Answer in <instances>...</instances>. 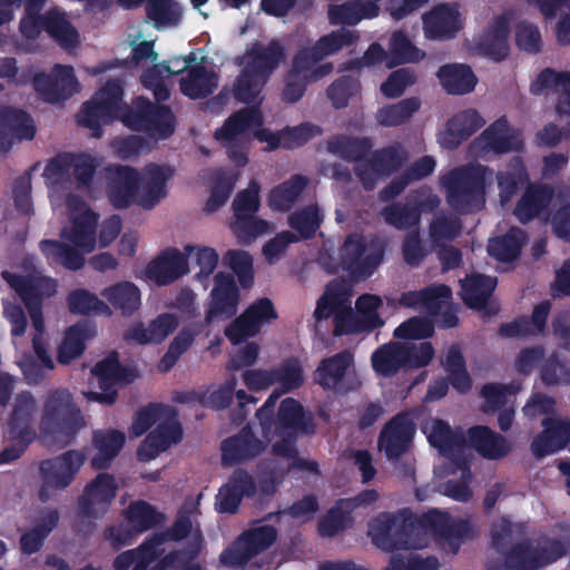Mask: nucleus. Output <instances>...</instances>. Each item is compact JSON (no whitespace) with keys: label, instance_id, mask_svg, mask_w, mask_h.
<instances>
[{"label":"nucleus","instance_id":"7ed1b4c3","mask_svg":"<svg viewBox=\"0 0 570 570\" xmlns=\"http://www.w3.org/2000/svg\"><path fill=\"white\" fill-rule=\"evenodd\" d=\"M262 115L257 109H244L230 116L216 130L215 139L227 148L229 159L236 166L246 165L247 156L243 150H235V148H244L252 137L265 142L266 148L272 150L278 147L294 148L318 134V128L311 125H302L274 134L262 128Z\"/></svg>","mask_w":570,"mask_h":570},{"label":"nucleus","instance_id":"cd10ccee","mask_svg":"<svg viewBox=\"0 0 570 570\" xmlns=\"http://www.w3.org/2000/svg\"><path fill=\"white\" fill-rule=\"evenodd\" d=\"M461 27V14L454 6H439L424 17V32L429 39L451 38Z\"/></svg>","mask_w":570,"mask_h":570},{"label":"nucleus","instance_id":"dca6fc26","mask_svg":"<svg viewBox=\"0 0 570 570\" xmlns=\"http://www.w3.org/2000/svg\"><path fill=\"white\" fill-rule=\"evenodd\" d=\"M91 374V384H97L100 391L83 392V395L89 401L105 404L114 403L117 396V387L134 381L137 376L134 371L122 368L114 353L98 362Z\"/></svg>","mask_w":570,"mask_h":570},{"label":"nucleus","instance_id":"393cba45","mask_svg":"<svg viewBox=\"0 0 570 570\" xmlns=\"http://www.w3.org/2000/svg\"><path fill=\"white\" fill-rule=\"evenodd\" d=\"M414 424L407 414L393 419L382 431L379 449L389 459H394L404 453L414 435Z\"/></svg>","mask_w":570,"mask_h":570},{"label":"nucleus","instance_id":"a878e982","mask_svg":"<svg viewBox=\"0 0 570 570\" xmlns=\"http://www.w3.org/2000/svg\"><path fill=\"white\" fill-rule=\"evenodd\" d=\"M116 483L109 474H99L85 490L80 500L83 517H98L107 510L116 495Z\"/></svg>","mask_w":570,"mask_h":570},{"label":"nucleus","instance_id":"4c0bfd02","mask_svg":"<svg viewBox=\"0 0 570 570\" xmlns=\"http://www.w3.org/2000/svg\"><path fill=\"white\" fill-rule=\"evenodd\" d=\"M263 450V444L249 432L226 440L222 445L223 461L227 464H233L249 460Z\"/></svg>","mask_w":570,"mask_h":570},{"label":"nucleus","instance_id":"412c9836","mask_svg":"<svg viewBox=\"0 0 570 570\" xmlns=\"http://www.w3.org/2000/svg\"><path fill=\"white\" fill-rule=\"evenodd\" d=\"M521 147L519 134L511 129L504 119H500L488 128L472 145L474 156H487L490 153L503 154Z\"/></svg>","mask_w":570,"mask_h":570},{"label":"nucleus","instance_id":"4d7b16f0","mask_svg":"<svg viewBox=\"0 0 570 570\" xmlns=\"http://www.w3.org/2000/svg\"><path fill=\"white\" fill-rule=\"evenodd\" d=\"M46 30L66 49H72L79 42L76 29L59 12H50L48 14Z\"/></svg>","mask_w":570,"mask_h":570},{"label":"nucleus","instance_id":"b1692460","mask_svg":"<svg viewBox=\"0 0 570 570\" xmlns=\"http://www.w3.org/2000/svg\"><path fill=\"white\" fill-rule=\"evenodd\" d=\"M33 85L41 97L48 101L59 100L78 90V81L70 66H56L52 75H37Z\"/></svg>","mask_w":570,"mask_h":570},{"label":"nucleus","instance_id":"603ef678","mask_svg":"<svg viewBox=\"0 0 570 570\" xmlns=\"http://www.w3.org/2000/svg\"><path fill=\"white\" fill-rule=\"evenodd\" d=\"M352 363L347 352L324 360L316 370V381L324 387H335Z\"/></svg>","mask_w":570,"mask_h":570},{"label":"nucleus","instance_id":"c9c22d12","mask_svg":"<svg viewBox=\"0 0 570 570\" xmlns=\"http://www.w3.org/2000/svg\"><path fill=\"white\" fill-rule=\"evenodd\" d=\"M548 89H554L560 95V101L557 106L559 114H570V75L557 73L547 69L542 71L531 86L534 94H541Z\"/></svg>","mask_w":570,"mask_h":570},{"label":"nucleus","instance_id":"aec40b11","mask_svg":"<svg viewBox=\"0 0 570 570\" xmlns=\"http://www.w3.org/2000/svg\"><path fill=\"white\" fill-rule=\"evenodd\" d=\"M163 515L146 502L137 501L125 512L124 523L118 529H111L109 540L115 547L128 544L134 534L144 532L160 522Z\"/></svg>","mask_w":570,"mask_h":570},{"label":"nucleus","instance_id":"7c9ffc66","mask_svg":"<svg viewBox=\"0 0 570 570\" xmlns=\"http://www.w3.org/2000/svg\"><path fill=\"white\" fill-rule=\"evenodd\" d=\"M255 492L252 478L244 471H236L229 481L222 487L216 497V509L222 513H233L244 497Z\"/></svg>","mask_w":570,"mask_h":570},{"label":"nucleus","instance_id":"ddd939ff","mask_svg":"<svg viewBox=\"0 0 570 570\" xmlns=\"http://www.w3.org/2000/svg\"><path fill=\"white\" fill-rule=\"evenodd\" d=\"M551 214L554 234L570 240V205H563L560 195H554L544 187H531L515 208V216L521 222H528L533 217L548 219Z\"/></svg>","mask_w":570,"mask_h":570},{"label":"nucleus","instance_id":"4468645a","mask_svg":"<svg viewBox=\"0 0 570 570\" xmlns=\"http://www.w3.org/2000/svg\"><path fill=\"white\" fill-rule=\"evenodd\" d=\"M82 424L80 410L72 403L67 391H57L48 397L43 413V426L46 430L52 429L55 440L69 442Z\"/></svg>","mask_w":570,"mask_h":570},{"label":"nucleus","instance_id":"6ab92c4d","mask_svg":"<svg viewBox=\"0 0 570 570\" xmlns=\"http://www.w3.org/2000/svg\"><path fill=\"white\" fill-rule=\"evenodd\" d=\"M193 252L191 246H186L184 252L168 248L154 258L145 267L144 276L157 284L167 285L189 273L188 258Z\"/></svg>","mask_w":570,"mask_h":570},{"label":"nucleus","instance_id":"20e7f679","mask_svg":"<svg viewBox=\"0 0 570 570\" xmlns=\"http://www.w3.org/2000/svg\"><path fill=\"white\" fill-rule=\"evenodd\" d=\"M352 296V286L345 281H333L326 286L323 296L318 299L314 316L317 320L335 315V334H353L370 331L382 326L379 308L382 299L372 294L360 296L355 311L346 308Z\"/></svg>","mask_w":570,"mask_h":570},{"label":"nucleus","instance_id":"0e129e2a","mask_svg":"<svg viewBox=\"0 0 570 570\" xmlns=\"http://www.w3.org/2000/svg\"><path fill=\"white\" fill-rule=\"evenodd\" d=\"M355 39L356 36L353 31L340 29L322 37L311 50L314 51L318 58H324L351 45Z\"/></svg>","mask_w":570,"mask_h":570},{"label":"nucleus","instance_id":"3c124183","mask_svg":"<svg viewBox=\"0 0 570 570\" xmlns=\"http://www.w3.org/2000/svg\"><path fill=\"white\" fill-rule=\"evenodd\" d=\"M508 36V20L505 18L495 20L492 28L483 38L482 47L484 53L493 60L503 59L509 51Z\"/></svg>","mask_w":570,"mask_h":570},{"label":"nucleus","instance_id":"79ce46f5","mask_svg":"<svg viewBox=\"0 0 570 570\" xmlns=\"http://www.w3.org/2000/svg\"><path fill=\"white\" fill-rule=\"evenodd\" d=\"M451 299V289L445 285L426 288L419 292H410L402 296L401 302L405 306L419 307L435 313L446 306Z\"/></svg>","mask_w":570,"mask_h":570},{"label":"nucleus","instance_id":"1a4fd4ad","mask_svg":"<svg viewBox=\"0 0 570 570\" xmlns=\"http://www.w3.org/2000/svg\"><path fill=\"white\" fill-rule=\"evenodd\" d=\"M284 58V49L276 41L253 45L239 59L242 71L235 83L236 98L253 107L258 106L263 100V86Z\"/></svg>","mask_w":570,"mask_h":570},{"label":"nucleus","instance_id":"2eb2a0df","mask_svg":"<svg viewBox=\"0 0 570 570\" xmlns=\"http://www.w3.org/2000/svg\"><path fill=\"white\" fill-rule=\"evenodd\" d=\"M178 560V554L168 550L166 539L157 537L136 550L120 553L115 560L116 570H168Z\"/></svg>","mask_w":570,"mask_h":570},{"label":"nucleus","instance_id":"473e14b6","mask_svg":"<svg viewBox=\"0 0 570 570\" xmlns=\"http://www.w3.org/2000/svg\"><path fill=\"white\" fill-rule=\"evenodd\" d=\"M484 124L475 110H465L455 115L446 129L439 135V142L444 148H453L472 135Z\"/></svg>","mask_w":570,"mask_h":570},{"label":"nucleus","instance_id":"0eeeda50","mask_svg":"<svg viewBox=\"0 0 570 570\" xmlns=\"http://www.w3.org/2000/svg\"><path fill=\"white\" fill-rule=\"evenodd\" d=\"M281 393H273L258 410L257 417L264 432L265 439L272 443V451L275 456L286 461L287 468L307 469L316 471L314 462H307L296 456L294 439L307 431L305 423V413L298 402L293 399H286L282 402L278 417L275 422H268L276 400Z\"/></svg>","mask_w":570,"mask_h":570},{"label":"nucleus","instance_id":"680f3d73","mask_svg":"<svg viewBox=\"0 0 570 570\" xmlns=\"http://www.w3.org/2000/svg\"><path fill=\"white\" fill-rule=\"evenodd\" d=\"M306 181L303 177H295L272 190L269 206L275 210H285L291 207L301 195Z\"/></svg>","mask_w":570,"mask_h":570},{"label":"nucleus","instance_id":"f8f14e48","mask_svg":"<svg viewBox=\"0 0 570 570\" xmlns=\"http://www.w3.org/2000/svg\"><path fill=\"white\" fill-rule=\"evenodd\" d=\"M491 181L492 173L476 165L451 171L443 184L451 207L460 212H471L484 205L485 189Z\"/></svg>","mask_w":570,"mask_h":570},{"label":"nucleus","instance_id":"58836bf2","mask_svg":"<svg viewBox=\"0 0 570 570\" xmlns=\"http://www.w3.org/2000/svg\"><path fill=\"white\" fill-rule=\"evenodd\" d=\"M379 14V6L373 0L366 3L348 1L341 6H332L328 11L333 24H356L363 19Z\"/></svg>","mask_w":570,"mask_h":570},{"label":"nucleus","instance_id":"4be33fe9","mask_svg":"<svg viewBox=\"0 0 570 570\" xmlns=\"http://www.w3.org/2000/svg\"><path fill=\"white\" fill-rule=\"evenodd\" d=\"M83 462L85 455L77 451H69L55 460L43 462L41 471L45 476V483L41 498H45L46 492L50 489L67 487Z\"/></svg>","mask_w":570,"mask_h":570},{"label":"nucleus","instance_id":"6e6d98bb","mask_svg":"<svg viewBox=\"0 0 570 570\" xmlns=\"http://www.w3.org/2000/svg\"><path fill=\"white\" fill-rule=\"evenodd\" d=\"M523 239V233L520 229H512L504 237L491 239L488 252L499 262H511L518 257Z\"/></svg>","mask_w":570,"mask_h":570},{"label":"nucleus","instance_id":"423d86ee","mask_svg":"<svg viewBox=\"0 0 570 570\" xmlns=\"http://www.w3.org/2000/svg\"><path fill=\"white\" fill-rule=\"evenodd\" d=\"M108 195L115 207H127L135 203L150 209L167 196V181L173 176L169 167L149 164L139 174L129 166H119L112 170Z\"/></svg>","mask_w":570,"mask_h":570},{"label":"nucleus","instance_id":"09e8293b","mask_svg":"<svg viewBox=\"0 0 570 570\" xmlns=\"http://www.w3.org/2000/svg\"><path fill=\"white\" fill-rule=\"evenodd\" d=\"M549 312V303H541L534 307L531 316V322L520 320L514 323L505 324L501 327L500 332L502 335L509 337L527 336L541 333L544 327Z\"/></svg>","mask_w":570,"mask_h":570},{"label":"nucleus","instance_id":"9d476101","mask_svg":"<svg viewBox=\"0 0 570 570\" xmlns=\"http://www.w3.org/2000/svg\"><path fill=\"white\" fill-rule=\"evenodd\" d=\"M150 428L153 431L138 450V456L142 461L156 458L160 452L178 443L183 436L177 412L171 406L151 404L140 410L132 422L131 433L140 436Z\"/></svg>","mask_w":570,"mask_h":570},{"label":"nucleus","instance_id":"69168bd1","mask_svg":"<svg viewBox=\"0 0 570 570\" xmlns=\"http://www.w3.org/2000/svg\"><path fill=\"white\" fill-rule=\"evenodd\" d=\"M390 50L392 61L387 63V67H392L394 63L415 62L424 57V53L401 32L393 35Z\"/></svg>","mask_w":570,"mask_h":570},{"label":"nucleus","instance_id":"de8ad7c7","mask_svg":"<svg viewBox=\"0 0 570 570\" xmlns=\"http://www.w3.org/2000/svg\"><path fill=\"white\" fill-rule=\"evenodd\" d=\"M94 335L95 331L86 324L70 327L59 347V362L68 364L78 357L85 350V343Z\"/></svg>","mask_w":570,"mask_h":570},{"label":"nucleus","instance_id":"13d9d810","mask_svg":"<svg viewBox=\"0 0 570 570\" xmlns=\"http://www.w3.org/2000/svg\"><path fill=\"white\" fill-rule=\"evenodd\" d=\"M422 430L428 436L430 444L442 453L452 452L455 448H460L455 443L449 425L443 421L431 419L424 423Z\"/></svg>","mask_w":570,"mask_h":570},{"label":"nucleus","instance_id":"bb28decb","mask_svg":"<svg viewBox=\"0 0 570 570\" xmlns=\"http://www.w3.org/2000/svg\"><path fill=\"white\" fill-rule=\"evenodd\" d=\"M543 432L532 442L537 458L552 454L566 446L570 440V422L561 419H543Z\"/></svg>","mask_w":570,"mask_h":570},{"label":"nucleus","instance_id":"c756f323","mask_svg":"<svg viewBox=\"0 0 570 570\" xmlns=\"http://www.w3.org/2000/svg\"><path fill=\"white\" fill-rule=\"evenodd\" d=\"M518 390V386H505L501 384H489L482 389V396L485 402L484 411H500L498 421L502 430H508L512 424L514 411L511 401Z\"/></svg>","mask_w":570,"mask_h":570},{"label":"nucleus","instance_id":"f704fd0d","mask_svg":"<svg viewBox=\"0 0 570 570\" xmlns=\"http://www.w3.org/2000/svg\"><path fill=\"white\" fill-rule=\"evenodd\" d=\"M377 499L375 491H365L362 495L354 499L342 500L337 507L332 510L321 522L320 532L323 535H333L346 524L345 513L352 511L356 507L368 504Z\"/></svg>","mask_w":570,"mask_h":570},{"label":"nucleus","instance_id":"c85d7f7f","mask_svg":"<svg viewBox=\"0 0 570 570\" xmlns=\"http://www.w3.org/2000/svg\"><path fill=\"white\" fill-rule=\"evenodd\" d=\"M178 326V318L174 314L164 313L153 320L149 325L135 324L126 333V340L138 344L161 343Z\"/></svg>","mask_w":570,"mask_h":570},{"label":"nucleus","instance_id":"ea45409f","mask_svg":"<svg viewBox=\"0 0 570 570\" xmlns=\"http://www.w3.org/2000/svg\"><path fill=\"white\" fill-rule=\"evenodd\" d=\"M374 371L382 376H392L397 372H406L403 345L389 343L377 348L372 354Z\"/></svg>","mask_w":570,"mask_h":570},{"label":"nucleus","instance_id":"864d4df0","mask_svg":"<svg viewBox=\"0 0 570 570\" xmlns=\"http://www.w3.org/2000/svg\"><path fill=\"white\" fill-rule=\"evenodd\" d=\"M320 59L311 49L299 52L294 60L293 76H302L304 81L311 82L328 75L332 71V65L317 63Z\"/></svg>","mask_w":570,"mask_h":570},{"label":"nucleus","instance_id":"8fccbe9b","mask_svg":"<svg viewBox=\"0 0 570 570\" xmlns=\"http://www.w3.org/2000/svg\"><path fill=\"white\" fill-rule=\"evenodd\" d=\"M0 131L18 139H31L36 127L24 112L7 108L0 111Z\"/></svg>","mask_w":570,"mask_h":570},{"label":"nucleus","instance_id":"5fc2aeb1","mask_svg":"<svg viewBox=\"0 0 570 570\" xmlns=\"http://www.w3.org/2000/svg\"><path fill=\"white\" fill-rule=\"evenodd\" d=\"M439 205V199L434 196H429L425 202L417 200L415 208L406 209L400 207H389L383 212L385 220L396 226L397 228H406L415 225L419 219V210L422 212L426 208H434Z\"/></svg>","mask_w":570,"mask_h":570},{"label":"nucleus","instance_id":"774afa93","mask_svg":"<svg viewBox=\"0 0 570 570\" xmlns=\"http://www.w3.org/2000/svg\"><path fill=\"white\" fill-rule=\"evenodd\" d=\"M225 261L238 276L240 285L250 287L254 281L252 256L247 252L233 249L226 253Z\"/></svg>","mask_w":570,"mask_h":570},{"label":"nucleus","instance_id":"052dcab7","mask_svg":"<svg viewBox=\"0 0 570 570\" xmlns=\"http://www.w3.org/2000/svg\"><path fill=\"white\" fill-rule=\"evenodd\" d=\"M420 108L416 98L405 99L377 111V121L384 126H397L407 120Z\"/></svg>","mask_w":570,"mask_h":570},{"label":"nucleus","instance_id":"338daca9","mask_svg":"<svg viewBox=\"0 0 570 570\" xmlns=\"http://www.w3.org/2000/svg\"><path fill=\"white\" fill-rule=\"evenodd\" d=\"M259 186L252 181L249 186L240 191L233 203L235 220L252 217L259 208Z\"/></svg>","mask_w":570,"mask_h":570},{"label":"nucleus","instance_id":"9b49d317","mask_svg":"<svg viewBox=\"0 0 570 570\" xmlns=\"http://www.w3.org/2000/svg\"><path fill=\"white\" fill-rule=\"evenodd\" d=\"M465 523L456 522L441 511H431L425 519L409 527L403 534L396 538L395 549H422L433 535L440 547L448 553H456L460 546V533Z\"/></svg>","mask_w":570,"mask_h":570},{"label":"nucleus","instance_id":"a19ab883","mask_svg":"<svg viewBox=\"0 0 570 570\" xmlns=\"http://www.w3.org/2000/svg\"><path fill=\"white\" fill-rule=\"evenodd\" d=\"M461 296L465 304L482 309L497 286V279L490 276L471 275L461 283Z\"/></svg>","mask_w":570,"mask_h":570},{"label":"nucleus","instance_id":"5701e85b","mask_svg":"<svg viewBox=\"0 0 570 570\" xmlns=\"http://www.w3.org/2000/svg\"><path fill=\"white\" fill-rule=\"evenodd\" d=\"M239 294L234 277L224 273L215 276L206 321L229 318L237 312Z\"/></svg>","mask_w":570,"mask_h":570},{"label":"nucleus","instance_id":"72a5a7b5","mask_svg":"<svg viewBox=\"0 0 570 570\" xmlns=\"http://www.w3.org/2000/svg\"><path fill=\"white\" fill-rule=\"evenodd\" d=\"M438 77L442 87L452 95L472 91L478 79L471 68L462 63L445 65L440 68Z\"/></svg>","mask_w":570,"mask_h":570},{"label":"nucleus","instance_id":"c03bdc74","mask_svg":"<svg viewBox=\"0 0 570 570\" xmlns=\"http://www.w3.org/2000/svg\"><path fill=\"white\" fill-rule=\"evenodd\" d=\"M101 295L124 314L132 313L140 306V291L130 282L109 286L101 292Z\"/></svg>","mask_w":570,"mask_h":570},{"label":"nucleus","instance_id":"39448f33","mask_svg":"<svg viewBox=\"0 0 570 570\" xmlns=\"http://www.w3.org/2000/svg\"><path fill=\"white\" fill-rule=\"evenodd\" d=\"M2 275L24 302L30 313L32 328L35 331L32 338L33 348L41 364H36L29 358L18 360V364L24 377L30 383H36L42 376L43 368L51 370L53 367V362L43 340L45 322L39 304L41 299L49 297L56 292L57 284L55 279L43 277L39 273L28 278H21L8 272H4Z\"/></svg>","mask_w":570,"mask_h":570},{"label":"nucleus","instance_id":"49530a36","mask_svg":"<svg viewBox=\"0 0 570 570\" xmlns=\"http://www.w3.org/2000/svg\"><path fill=\"white\" fill-rule=\"evenodd\" d=\"M146 10L157 29L176 27L181 19V8L175 0H148Z\"/></svg>","mask_w":570,"mask_h":570},{"label":"nucleus","instance_id":"f257e3e1","mask_svg":"<svg viewBox=\"0 0 570 570\" xmlns=\"http://www.w3.org/2000/svg\"><path fill=\"white\" fill-rule=\"evenodd\" d=\"M69 224L61 229V243L41 242V250L50 264L79 269L85 255L109 246L121 232V220L111 216L102 222L97 237L98 216L80 199L69 196L66 202Z\"/></svg>","mask_w":570,"mask_h":570},{"label":"nucleus","instance_id":"f3484780","mask_svg":"<svg viewBox=\"0 0 570 570\" xmlns=\"http://www.w3.org/2000/svg\"><path fill=\"white\" fill-rule=\"evenodd\" d=\"M35 403L32 397L27 394L19 395L7 432L8 438L18 441V444L6 449L0 454V464L9 463L18 459L23 452L27 442L32 439L33 432L30 429V423Z\"/></svg>","mask_w":570,"mask_h":570},{"label":"nucleus","instance_id":"e2e57ef3","mask_svg":"<svg viewBox=\"0 0 570 570\" xmlns=\"http://www.w3.org/2000/svg\"><path fill=\"white\" fill-rule=\"evenodd\" d=\"M392 529V518L389 514H382L370 523L368 535L377 548L391 551L396 548Z\"/></svg>","mask_w":570,"mask_h":570},{"label":"nucleus","instance_id":"bf43d9fd","mask_svg":"<svg viewBox=\"0 0 570 570\" xmlns=\"http://www.w3.org/2000/svg\"><path fill=\"white\" fill-rule=\"evenodd\" d=\"M197 331L184 327L170 342L169 347L158 363V370L167 372L177 363L179 357L189 348L194 342Z\"/></svg>","mask_w":570,"mask_h":570},{"label":"nucleus","instance_id":"a211bd4d","mask_svg":"<svg viewBox=\"0 0 570 570\" xmlns=\"http://www.w3.org/2000/svg\"><path fill=\"white\" fill-rule=\"evenodd\" d=\"M383 257L380 242L365 243L360 236H350L340 249L341 265L352 274L366 275Z\"/></svg>","mask_w":570,"mask_h":570},{"label":"nucleus","instance_id":"e433bc0d","mask_svg":"<svg viewBox=\"0 0 570 570\" xmlns=\"http://www.w3.org/2000/svg\"><path fill=\"white\" fill-rule=\"evenodd\" d=\"M125 440V434L117 430L96 432L94 435V444L97 452L91 460V464L96 469L107 466L121 450Z\"/></svg>","mask_w":570,"mask_h":570},{"label":"nucleus","instance_id":"6e6552de","mask_svg":"<svg viewBox=\"0 0 570 570\" xmlns=\"http://www.w3.org/2000/svg\"><path fill=\"white\" fill-rule=\"evenodd\" d=\"M191 56L188 59H174L169 63H160L148 70L144 77V86L151 90L157 100H166L169 90L165 78L173 73H181L180 90L191 99L205 97L217 87V76L203 63L191 65Z\"/></svg>","mask_w":570,"mask_h":570},{"label":"nucleus","instance_id":"37998d69","mask_svg":"<svg viewBox=\"0 0 570 570\" xmlns=\"http://www.w3.org/2000/svg\"><path fill=\"white\" fill-rule=\"evenodd\" d=\"M469 439L475 450L489 459H499L505 455L510 448L505 440L485 426H475L469 430Z\"/></svg>","mask_w":570,"mask_h":570},{"label":"nucleus","instance_id":"a18cd8bd","mask_svg":"<svg viewBox=\"0 0 570 570\" xmlns=\"http://www.w3.org/2000/svg\"><path fill=\"white\" fill-rule=\"evenodd\" d=\"M237 179L238 175L233 171L216 170L209 175L210 195L205 207L207 212H215L227 202Z\"/></svg>","mask_w":570,"mask_h":570},{"label":"nucleus","instance_id":"f03ea898","mask_svg":"<svg viewBox=\"0 0 570 570\" xmlns=\"http://www.w3.org/2000/svg\"><path fill=\"white\" fill-rule=\"evenodd\" d=\"M122 88L118 81H109L98 90L90 101L86 102L79 122L92 131V136L100 137V127L119 118L129 128H140L148 120L151 136L156 139L166 138L174 131L171 112L159 107L151 111L148 100L138 98L135 101L136 112H130L121 105Z\"/></svg>","mask_w":570,"mask_h":570},{"label":"nucleus","instance_id":"2f4dec72","mask_svg":"<svg viewBox=\"0 0 570 570\" xmlns=\"http://www.w3.org/2000/svg\"><path fill=\"white\" fill-rule=\"evenodd\" d=\"M562 553L563 548L559 542H550L540 550L519 548L512 551L510 562L515 570H535L556 561Z\"/></svg>","mask_w":570,"mask_h":570}]
</instances>
